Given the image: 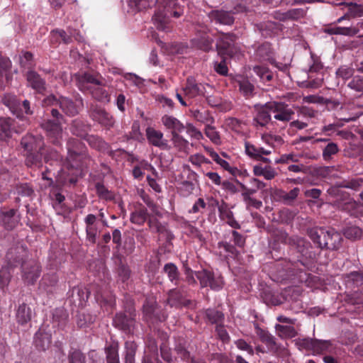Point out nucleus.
<instances>
[{
    "instance_id": "obj_1",
    "label": "nucleus",
    "mask_w": 363,
    "mask_h": 363,
    "mask_svg": "<svg viewBox=\"0 0 363 363\" xmlns=\"http://www.w3.org/2000/svg\"><path fill=\"white\" fill-rule=\"evenodd\" d=\"M122 309L113 316V325L126 335H133L138 325V314L134 299L128 294L122 300Z\"/></svg>"
},
{
    "instance_id": "obj_2",
    "label": "nucleus",
    "mask_w": 363,
    "mask_h": 363,
    "mask_svg": "<svg viewBox=\"0 0 363 363\" xmlns=\"http://www.w3.org/2000/svg\"><path fill=\"white\" fill-rule=\"evenodd\" d=\"M182 13L183 9L177 0H159L152 21L157 30L168 32L170 30V18H179Z\"/></svg>"
},
{
    "instance_id": "obj_3",
    "label": "nucleus",
    "mask_w": 363,
    "mask_h": 363,
    "mask_svg": "<svg viewBox=\"0 0 363 363\" xmlns=\"http://www.w3.org/2000/svg\"><path fill=\"white\" fill-rule=\"evenodd\" d=\"M307 235L320 250H337L343 240L341 234L333 228H311L307 230Z\"/></svg>"
},
{
    "instance_id": "obj_4",
    "label": "nucleus",
    "mask_w": 363,
    "mask_h": 363,
    "mask_svg": "<svg viewBox=\"0 0 363 363\" xmlns=\"http://www.w3.org/2000/svg\"><path fill=\"white\" fill-rule=\"evenodd\" d=\"M44 138L41 135L28 133L20 140V147L23 150L25 165L33 168V163L39 162L42 147L44 146Z\"/></svg>"
},
{
    "instance_id": "obj_5",
    "label": "nucleus",
    "mask_w": 363,
    "mask_h": 363,
    "mask_svg": "<svg viewBox=\"0 0 363 363\" xmlns=\"http://www.w3.org/2000/svg\"><path fill=\"white\" fill-rule=\"evenodd\" d=\"M305 266L303 260L297 259L296 261L281 260L276 264L277 274L281 280L288 279L291 277L298 276L301 281H307L310 274L298 268V265Z\"/></svg>"
},
{
    "instance_id": "obj_6",
    "label": "nucleus",
    "mask_w": 363,
    "mask_h": 363,
    "mask_svg": "<svg viewBox=\"0 0 363 363\" xmlns=\"http://www.w3.org/2000/svg\"><path fill=\"white\" fill-rule=\"evenodd\" d=\"M277 240L281 242H284L289 245L291 250L295 251L299 255L298 259L311 258L313 252L311 251L312 245L310 242L306 240L305 238L298 236L289 237L288 234L284 231L278 232Z\"/></svg>"
},
{
    "instance_id": "obj_7",
    "label": "nucleus",
    "mask_w": 363,
    "mask_h": 363,
    "mask_svg": "<svg viewBox=\"0 0 363 363\" xmlns=\"http://www.w3.org/2000/svg\"><path fill=\"white\" fill-rule=\"evenodd\" d=\"M237 35L233 33H222L218 38L216 44V50L220 57H234L240 51L236 43Z\"/></svg>"
},
{
    "instance_id": "obj_8",
    "label": "nucleus",
    "mask_w": 363,
    "mask_h": 363,
    "mask_svg": "<svg viewBox=\"0 0 363 363\" xmlns=\"http://www.w3.org/2000/svg\"><path fill=\"white\" fill-rule=\"evenodd\" d=\"M143 315L145 320L150 323L163 322L167 318L166 312L161 308L154 296L147 297L145 300Z\"/></svg>"
},
{
    "instance_id": "obj_9",
    "label": "nucleus",
    "mask_w": 363,
    "mask_h": 363,
    "mask_svg": "<svg viewBox=\"0 0 363 363\" xmlns=\"http://www.w3.org/2000/svg\"><path fill=\"white\" fill-rule=\"evenodd\" d=\"M166 303L170 307L181 309L182 308L193 309L196 308L195 301L187 298V292L184 286L170 289L167 292V298Z\"/></svg>"
},
{
    "instance_id": "obj_10",
    "label": "nucleus",
    "mask_w": 363,
    "mask_h": 363,
    "mask_svg": "<svg viewBox=\"0 0 363 363\" xmlns=\"http://www.w3.org/2000/svg\"><path fill=\"white\" fill-rule=\"evenodd\" d=\"M296 344L301 348L311 351L313 354H321L326 352L331 347L328 340H320L309 337L298 338Z\"/></svg>"
},
{
    "instance_id": "obj_11",
    "label": "nucleus",
    "mask_w": 363,
    "mask_h": 363,
    "mask_svg": "<svg viewBox=\"0 0 363 363\" xmlns=\"http://www.w3.org/2000/svg\"><path fill=\"white\" fill-rule=\"evenodd\" d=\"M28 257V252L23 245H16L11 247L7 252L6 259L7 264L11 268H14L26 263V259Z\"/></svg>"
},
{
    "instance_id": "obj_12",
    "label": "nucleus",
    "mask_w": 363,
    "mask_h": 363,
    "mask_svg": "<svg viewBox=\"0 0 363 363\" xmlns=\"http://www.w3.org/2000/svg\"><path fill=\"white\" fill-rule=\"evenodd\" d=\"M61 125L60 121H54L50 119L45 120L40 125L41 128L45 130L50 143L55 146L60 145L62 137Z\"/></svg>"
},
{
    "instance_id": "obj_13",
    "label": "nucleus",
    "mask_w": 363,
    "mask_h": 363,
    "mask_svg": "<svg viewBox=\"0 0 363 363\" xmlns=\"http://www.w3.org/2000/svg\"><path fill=\"white\" fill-rule=\"evenodd\" d=\"M89 116L93 121L98 122L106 129L111 128L115 123L113 117L104 108L97 105L91 104L90 106Z\"/></svg>"
},
{
    "instance_id": "obj_14",
    "label": "nucleus",
    "mask_w": 363,
    "mask_h": 363,
    "mask_svg": "<svg viewBox=\"0 0 363 363\" xmlns=\"http://www.w3.org/2000/svg\"><path fill=\"white\" fill-rule=\"evenodd\" d=\"M196 275L202 288L210 286L213 290H220L223 288V281L220 276L216 277L213 272L206 269L197 272Z\"/></svg>"
},
{
    "instance_id": "obj_15",
    "label": "nucleus",
    "mask_w": 363,
    "mask_h": 363,
    "mask_svg": "<svg viewBox=\"0 0 363 363\" xmlns=\"http://www.w3.org/2000/svg\"><path fill=\"white\" fill-rule=\"evenodd\" d=\"M40 267L33 260H28L22 264L21 277L25 284L34 285L40 275Z\"/></svg>"
},
{
    "instance_id": "obj_16",
    "label": "nucleus",
    "mask_w": 363,
    "mask_h": 363,
    "mask_svg": "<svg viewBox=\"0 0 363 363\" xmlns=\"http://www.w3.org/2000/svg\"><path fill=\"white\" fill-rule=\"evenodd\" d=\"M272 101L267 102L264 104H255V109L257 115L254 118V122L260 126H266L271 121L270 112H273Z\"/></svg>"
},
{
    "instance_id": "obj_17",
    "label": "nucleus",
    "mask_w": 363,
    "mask_h": 363,
    "mask_svg": "<svg viewBox=\"0 0 363 363\" xmlns=\"http://www.w3.org/2000/svg\"><path fill=\"white\" fill-rule=\"evenodd\" d=\"M39 153H40V160L39 162L33 163V168L42 167L43 161H44L45 163H48L51 161H59L62 159L60 153L56 149L50 146H47L45 142L44 146L42 147V150L39 152Z\"/></svg>"
},
{
    "instance_id": "obj_18",
    "label": "nucleus",
    "mask_w": 363,
    "mask_h": 363,
    "mask_svg": "<svg viewBox=\"0 0 363 363\" xmlns=\"http://www.w3.org/2000/svg\"><path fill=\"white\" fill-rule=\"evenodd\" d=\"M26 78L28 86L34 89L37 93L43 94L46 91V82L35 70L30 69L26 74Z\"/></svg>"
},
{
    "instance_id": "obj_19",
    "label": "nucleus",
    "mask_w": 363,
    "mask_h": 363,
    "mask_svg": "<svg viewBox=\"0 0 363 363\" xmlns=\"http://www.w3.org/2000/svg\"><path fill=\"white\" fill-rule=\"evenodd\" d=\"M279 24L272 21H267L254 24L255 30L264 38H272L280 30Z\"/></svg>"
},
{
    "instance_id": "obj_20",
    "label": "nucleus",
    "mask_w": 363,
    "mask_h": 363,
    "mask_svg": "<svg viewBox=\"0 0 363 363\" xmlns=\"http://www.w3.org/2000/svg\"><path fill=\"white\" fill-rule=\"evenodd\" d=\"M146 135L149 143L152 145L158 147L162 150L170 149L168 141L163 139V133L161 131L149 127L146 129Z\"/></svg>"
},
{
    "instance_id": "obj_21",
    "label": "nucleus",
    "mask_w": 363,
    "mask_h": 363,
    "mask_svg": "<svg viewBox=\"0 0 363 363\" xmlns=\"http://www.w3.org/2000/svg\"><path fill=\"white\" fill-rule=\"evenodd\" d=\"M272 106L273 113H277L274 116L276 120L288 122L292 118L294 111L285 103L272 101Z\"/></svg>"
},
{
    "instance_id": "obj_22",
    "label": "nucleus",
    "mask_w": 363,
    "mask_h": 363,
    "mask_svg": "<svg viewBox=\"0 0 363 363\" xmlns=\"http://www.w3.org/2000/svg\"><path fill=\"white\" fill-rule=\"evenodd\" d=\"M363 185V179L362 178H352L349 180H343L341 182L337 184V187H331L328 189V192L330 195L333 196H340V190L338 189L341 188H347L351 189L355 191L359 189Z\"/></svg>"
},
{
    "instance_id": "obj_23",
    "label": "nucleus",
    "mask_w": 363,
    "mask_h": 363,
    "mask_svg": "<svg viewBox=\"0 0 363 363\" xmlns=\"http://www.w3.org/2000/svg\"><path fill=\"white\" fill-rule=\"evenodd\" d=\"M208 17L212 22L225 26H232L235 22V18L229 11L213 10Z\"/></svg>"
},
{
    "instance_id": "obj_24",
    "label": "nucleus",
    "mask_w": 363,
    "mask_h": 363,
    "mask_svg": "<svg viewBox=\"0 0 363 363\" xmlns=\"http://www.w3.org/2000/svg\"><path fill=\"white\" fill-rule=\"evenodd\" d=\"M205 86L203 84L197 83L194 77H189L186 79V84L184 91L185 94L191 98L205 96Z\"/></svg>"
},
{
    "instance_id": "obj_25",
    "label": "nucleus",
    "mask_w": 363,
    "mask_h": 363,
    "mask_svg": "<svg viewBox=\"0 0 363 363\" xmlns=\"http://www.w3.org/2000/svg\"><path fill=\"white\" fill-rule=\"evenodd\" d=\"M213 39L209 37L206 33H202L196 35L191 40L192 45L205 52H208L213 50Z\"/></svg>"
},
{
    "instance_id": "obj_26",
    "label": "nucleus",
    "mask_w": 363,
    "mask_h": 363,
    "mask_svg": "<svg viewBox=\"0 0 363 363\" xmlns=\"http://www.w3.org/2000/svg\"><path fill=\"white\" fill-rule=\"evenodd\" d=\"M91 126L90 124L85 121L77 118L72 121L70 125V132L81 138L85 139L89 135L88 133L91 130Z\"/></svg>"
},
{
    "instance_id": "obj_27",
    "label": "nucleus",
    "mask_w": 363,
    "mask_h": 363,
    "mask_svg": "<svg viewBox=\"0 0 363 363\" xmlns=\"http://www.w3.org/2000/svg\"><path fill=\"white\" fill-rule=\"evenodd\" d=\"M13 120L9 117H0V140L8 141L12 137Z\"/></svg>"
},
{
    "instance_id": "obj_28",
    "label": "nucleus",
    "mask_w": 363,
    "mask_h": 363,
    "mask_svg": "<svg viewBox=\"0 0 363 363\" xmlns=\"http://www.w3.org/2000/svg\"><path fill=\"white\" fill-rule=\"evenodd\" d=\"M118 350L119 344L118 341L112 340L107 342L104 347L106 363H121Z\"/></svg>"
},
{
    "instance_id": "obj_29",
    "label": "nucleus",
    "mask_w": 363,
    "mask_h": 363,
    "mask_svg": "<svg viewBox=\"0 0 363 363\" xmlns=\"http://www.w3.org/2000/svg\"><path fill=\"white\" fill-rule=\"evenodd\" d=\"M324 33L333 35H340L348 37H353L359 33L357 27H340V26H328L323 29Z\"/></svg>"
},
{
    "instance_id": "obj_30",
    "label": "nucleus",
    "mask_w": 363,
    "mask_h": 363,
    "mask_svg": "<svg viewBox=\"0 0 363 363\" xmlns=\"http://www.w3.org/2000/svg\"><path fill=\"white\" fill-rule=\"evenodd\" d=\"M255 55L259 60L269 61L274 64L275 60L273 58V49L271 43L264 42L257 46L255 49Z\"/></svg>"
},
{
    "instance_id": "obj_31",
    "label": "nucleus",
    "mask_w": 363,
    "mask_h": 363,
    "mask_svg": "<svg viewBox=\"0 0 363 363\" xmlns=\"http://www.w3.org/2000/svg\"><path fill=\"white\" fill-rule=\"evenodd\" d=\"M255 328L256 334L259 337V340L267 345L269 351L276 352L278 350V347L275 337L268 331L262 329L258 325H257Z\"/></svg>"
},
{
    "instance_id": "obj_32",
    "label": "nucleus",
    "mask_w": 363,
    "mask_h": 363,
    "mask_svg": "<svg viewBox=\"0 0 363 363\" xmlns=\"http://www.w3.org/2000/svg\"><path fill=\"white\" fill-rule=\"evenodd\" d=\"M51 334L39 330L35 335L34 344L40 351H46L51 345Z\"/></svg>"
},
{
    "instance_id": "obj_33",
    "label": "nucleus",
    "mask_w": 363,
    "mask_h": 363,
    "mask_svg": "<svg viewBox=\"0 0 363 363\" xmlns=\"http://www.w3.org/2000/svg\"><path fill=\"white\" fill-rule=\"evenodd\" d=\"M32 311L30 308L26 303L21 304L16 313V322L22 325H27L31 320Z\"/></svg>"
},
{
    "instance_id": "obj_34",
    "label": "nucleus",
    "mask_w": 363,
    "mask_h": 363,
    "mask_svg": "<svg viewBox=\"0 0 363 363\" xmlns=\"http://www.w3.org/2000/svg\"><path fill=\"white\" fill-rule=\"evenodd\" d=\"M162 122L167 129L172 130V133H181L185 129V125L182 123L177 118L171 116L164 115L162 118Z\"/></svg>"
},
{
    "instance_id": "obj_35",
    "label": "nucleus",
    "mask_w": 363,
    "mask_h": 363,
    "mask_svg": "<svg viewBox=\"0 0 363 363\" xmlns=\"http://www.w3.org/2000/svg\"><path fill=\"white\" fill-rule=\"evenodd\" d=\"M58 282V277L56 273L50 272L45 274L40 283V287L47 293H52L54 288Z\"/></svg>"
},
{
    "instance_id": "obj_36",
    "label": "nucleus",
    "mask_w": 363,
    "mask_h": 363,
    "mask_svg": "<svg viewBox=\"0 0 363 363\" xmlns=\"http://www.w3.org/2000/svg\"><path fill=\"white\" fill-rule=\"evenodd\" d=\"M101 82L94 75L84 73L79 78V89L82 91H89L96 85H101Z\"/></svg>"
},
{
    "instance_id": "obj_37",
    "label": "nucleus",
    "mask_w": 363,
    "mask_h": 363,
    "mask_svg": "<svg viewBox=\"0 0 363 363\" xmlns=\"http://www.w3.org/2000/svg\"><path fill=\"white\" fill-rule=\"evenodd\" d=\"M90 291L86 288H80L79 286L73 287L70 298L74 303L82 305L84 302L87 301Z\"/></svg>"
},
{
    "instance_id": "obj_38",
    "label": "nucleus",
    "mask_w": 363,
    "mask_h": 363,
    "mask_svg": "<svg viewBox=\"0 0 363 363\" xmlns=\"http://www.w3.org/2000/svg\"><path fill=\"white\" fill-rule=\"evenodd\" d=\"M342 201L337 203L338 208L351 215L354 214L358 206L357 202L352 198H350L347 194H342Z\"/></svg>"
},
{
    "instance_id": "obj_39",
    "label": "nucleus",
    "mask_w": 363,
    "mask_h": 363,
    "mask_svg": "<svg viewBox=\"0 0 363 363\" xmlns=\"http://www.w3.org/2000/svg\"><path fill=\"white\" fill-rule=\"evenodd\" d=\"M62 111L69 116H74L79 113V107L74 101L68 98L62 97L59 101Z\"/></svg>"
},
{
    "instance_id": "obj_40",
    "label": "nucleus",
    "mask_w": 363,
    "mask_h": 363,
    "mask_svg": "<svg viewBox=\"0 0 363 363\" xmlns=\"http://www.w3.org/2000/svg\"><path fill=\"white\" fill-rule=\"evenodd\" d=\"M16 211L15 209H10L2 213L3 225L8 230H13L18 223L19 218H15Z\"/></svg>"
},
{
    "instance_id": "obj_41",
    "label": "nucleus",
    "mask_w": 363,
    "mask_h": 363,
    "mask_svg": "<svg viewBox=\"0 0 363 363\" xmlns=\"http://www.w3.org/2000/svg\"><path fill=\"white\" fill-rule=\"evenodd\" d=\"M138 345L134 341H126L124 347V363H135Z\"/></svg>"
},
{
    "instance_id": "obj_42",
    "label": "nucleus",
    "mask_w": 363,
    "mask_h": 363,
    "mask_svg": "<svg viewBox=\"0 0 363 363\" xmlns=\"http://www.w3.org/2000/svg\"><path fill=\"white\" fill-rule=\"evenodd\" d=\"M68 313L64 308H57L52 313V323L59 328H64L68 320Z\"/></svg>"
},
{
    "instance_id": "obj_43",
    "label": "nucleus",
    "mask_w": 363,
    "mask_h": 363,
    "mask_svg": "<svg viewBox=\"0 0 363 363\" xmlns=\"http://www.w3.org/2000/svg\"><path fill=\"white\" fill-rule=\"evenodd\" d=\"M84 140L88 142L91 147L99 151L104 152L108 150V144L98 135H88Z\"/></svg>"
},
{
    "instance_id": "obj_44",
    "label": "nucleus",
    "mask_w": 363,
    "mask_h": 363,
    "mask_svg": "<svg viewBox=\"0 0 363 363\" xmlns=\"http://www.w3.org/2000/svg\"><path fill=\"white\" fill-rule=\"evenodd\" d=\"M67 148L69 156L74 160L81 154L83 144L79 140L71 138L67 140Z\"/></svg>"
},
{
    "instance_id": "obj_45",
    "label": "nucleus",
    "mask_w": 363,
    "mask_h": 363,
    "mask_svg": "<svg viewBox=\"0 0 363 363\" xmlns=\"http://www.w3.org/2000/svg\"><path fill=\"white\" fill-rule=\"evenodd\" d=\"M306 14V9L302 8L292 9L287 11L281 13L280 20L282 21H297L300 18H303Z\"/></svg>"
},
{
    "instance_id": "obj_46",
    "label": "nucleus",
    "mask_w": 363,
    "mask_h": 363,
    "mask_svg": "<svg viewBox=\"0 0 363 363\" xmlns=\"http://www.w3.org/2000/svg\"><path fill=\"white\" fill-rule=\"evenodd\" d=\"M128 9L127 12L134 15L150 7L148 0H129L128 1Z\"/></svg>"
},
{
    "instance_id": "obj_47",
    "label": "nucleus",
    "mask_w": 363,
    "mask_h": 363,
    "mask_svg": "<svg viewBox=\"0 0 363 363\" xmlns=\"http://www.w3.org/2000/svg\"><path fill=\"white\" fill-rule=\"evenodd\" d=\"M149 216L147 210L144 206L133 211L130 215V222L138 225H143Z\"/></svg>"
},
{
    "instance_id": "obj_48",
    "label": "nucleus",
    "mask_w": 363,
    "mask_h": 363,
    "mask_svg": "<svg viewBox=\"0 0 363 363\" xmlns=\"http://www.w3.org/2000/svg\"><path fill=\"white\" fill-rule=\"evenodd\" d=\"M205 315L209 323L217 325L221 324L224 320L223 313L214 308L206 309Z\"/></svg>"
},
{
    "instance_id": "obj_49",
    "label": "nucleus",
    "mask_w": 363,
    "mask_h": 363,
    "mask_svg": "<svg viewBox=\"0 0 363 363\" xmlns=\"http://www.w3.org/2000/svg\"><path fill=\"white\" fill-rule=\"evenodd\" d=\"M253 71L263 82H269L274 79L273 72L267 67L256 65L253 67Z\"/></svg>"
},
{
    "instance_id": "obj_50",
    "label": "nucleus",
    "mask_w": 363,
    "mask_h": 363,
    "mask_svg": "<svg viewBox=\"0 0 363 363\" xmlns=\"http://www.w3.org/2000/svg\"><path fill=\"white\" fill-rule=\"evenodd\" d=\"M163 270L167 274L170 281L178 284V281L180 279V274L177 267L174 264L171 262L165 264Z\"/></svg>"
},
{
    "instance_id": "obj_51",
    "label": "nucleus",
    "mask_w": 363,
    "mask_h": 363,
    "mask_svg": "<svg viewBox=\"0 0 363 363\" xmlns=\"http://www.w3.org/2000/svg\"><path fill=\"white\" fill-rule=\"evenodd\" d=\"M340 5H345L348 7V15L351 18H355L363 16V4L354 2H342Z\"/></svg>"
},
{
    "instance_id": "obj_52",
    "label": "nucleus",
    "mask_w": 363,
    "mask_h": 363,
    "mask_svg": "<svg viewBox=\"0 0 363 363\" xmlns=\"http://www.w3.org/2000/svg\"><path fill=\"white\" fill-rule=\"evenodd\" d=\"M92 96L99 101H109V94L106 89L101 85H96L89 90Z\"/></svg>"
},
{
    "instance_id": "obj_53",
    "label": "nucleus",
    "mask_w": 363,
    "mask_h": 363,
    "mask_svg": "<svg viewBox=\"0 0 363 363\" xmlns=\"http://www.w3.org/2000/svg\"><path fill=\"white\" fill-rule=\"evenodd\" d=\"M95 321V317L90 313L79 312L77 315V325L79 328H86Z\"/></svg>"
},
{
    "instance_id": "obj_54",
    "label": "nucleus",
    "mask_w": 363,
    "mask_h": 363,
    "mask_svg": "<svg viewBox=\"0 0 363 363\" xmlns=\"http://www.w3.org/2000/svg\"><path fill=\"white\" fill-rule=\"evenodd\" d=\"M19 62L21 67L33 69L35 66L33 53L28 51H22L19 56Z\"/></svg>"
},
{
    "instance_id": "obj_55",
    "label": "nucleus",
    "mask_w": 363,
    "mask_h": 363,
    "mask_svg": "<svg viewBox=\"0 0 363 363\" xmlns=\"http://www.w3.org/2000/svg\"><path fill=\"white\" fill-rule=\"evenodd\" d=\"M343 235L349 240H356L362 237V230L356 225L347 226L343 229Z\"/></svg>"
},
{
    "instance_id": "obj_56",
    "label": "nucleus",
    "mask_w": 363,
    "mask_h": 363,
    "mask_svg": "<svg viewBox=\"0 0 363 363\" xmlns=\"http://www.w3.org/2000/svg\"><path fill=\"white\" fill-rule=\"evenodd\" d=\"M16 190L19 196L23 197L33 198L35 195V191L33 186L28 183L18 184L16 186Z\"/></svg>"
},
{
    "instance_id": "obj_57",
    "label": "nucleus",
    "mask_w": 363,
    "mask_h": 363,
    "mask_svg": "<svg viewBox=\"0 0 363 363\" xmlns=\"http://www.w3.org/2000/svg\"><path fill=\"white\" fill-rule=\"evenodd\" d=\"M239 89L245 97L254 96L255 86L248 79H244L238 82Z\"/></svg>"
},
{
    "instance_id": "obj_58",
    "label": "nucleus",
    "mask_w": 363,
    "mask_h": 363,
    "mask_svg": "<svg viewBox=\"0 0 363 363\" xmlns=\"http://www.w3.org/2000/svg\"><path fill=\"white\" fill-rule=\"evenodd\" d=\"M68 363H86L85 354L78 349H74L69 352Z\"/></svg>"
},
{
    "instance_id": "obj_59",
    "label": "nucleus",
    "mask_w": 363,
    "mask_h": 363,
    "mask_svg": "<svg viewBox=\"0 0 363 363\" xmlns=\"http://www.w3.org/2000/svg\"><path fill=\"white\" fill-rule=\"evenodd\" d=\"M339 147L335 143L329 142L323 150V157L325 160L331 159L332 156L339 152Z\"/></svg>"
},
{
    "instance_id": "obj_60",
    "label": "nucleus",
    "mask_w": 363,
    "mask_h": 363,
    "mask_svg": "<svg viewBox=\"0 0 363 363\" xmlns=\"http://www.w3.org/2000/svg\"><path fill=\"white\" fill-rule=\"evenodd\" d=\"M275 328L279 333H281L286 337L291 338L297 335L296 330L291 325H283L277 324Z\"/></svg>"
},
{
    "instance_id": "obj_61",
    "label": "nucleus",
    "mask_w": 363,
    "mask_h": 363,
    "mask_svg": "<svg viewBox=\"0 0 363 363\" xmlns=\"http://www.w3.org/2000/svg\"><path fill=\"white\" fill-rule=\"evenodd\" d=\"M174 351L182 360L189 362L191 357V353L182 343L177 344L174 347Z\"/></svg>"
},
{
    "instance_id": "obj_62",
    "label": "nucleus",
    "mask_w": 363,
    "mask_h": 363,
    "mask_svg": "<svg viewBox=\"0 0 363 363\" xmlns=\"http://www.w3.org/2000/svg\"><path fill=\"white\" fill-rule=\"evenodd\" d=\"M9 265L7 267H2L0 269V286L4 289L6 287L11 279V274L9 271Z\"/></svg>"
},
{
    "instance_id": "obj_63",
    "label": "nucleus",
    "mask_w": 363,
    "mask_h": 363,
    "mask_svg": "<svg viewBox=\"0 0 363 363\" xmlns=\"http://www.w3.org/2000/svg\"><path fill=\"white\" fill-rule=\"evenodd\" d=\"M347 86L355 91L363 93V77L359 75L353 77Z\"/></svg>"
},
{
    "instance_id": "obj_64",
    "label": "nucleus",
    "mask_w": 363,
    "mask_h": 363,
    "mask_svg": "<svg viewBox=\"0 0 363 363\" xmlns=\"http://www.w3.org/2000/svg\"><path fill=\"white\" fill-rule=\"evenodd\" d=\"M160 352L161 357L165 362L172 363L173 357H172V351H171V349L168 347V345L166 343L162 342L160 345Z\"/></svg>"
}]
</instances>
